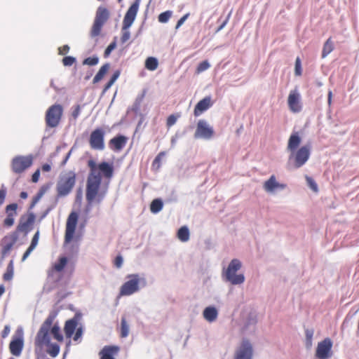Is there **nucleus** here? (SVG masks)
<instances>
[{
	"label": "nucleus",
	"instance_id": "72a5a7b5",
	"mask_svg": "<svg viewBox=\"0 0 359 359\" xmlns=\"http://www.w3.org/2000/svg\"><path fill=\"white\" fill-rule=\"evenodd\" d=\"M177 238L183 242L187 241L189 238V229L185 226H182L177 231Z\"/></svg>",
	"mask_w": 359,
	"mask_h": 359
},
{
	"label": "nucleus",
	"instance_id": "c756f323",
	"mask_svg": "<svg viewBox=\"0 0 359 359\" xmlns=\"http://www.w3.org/2000/svg\"><path fill=\"white\" fill-rule=\"evenodd\" d=\"M109 69V65L108 63L104 64L101 67L99 72L97 73L93 79V82L97 83L102 80L103 77L105 76V74L107 73V72Z\"/></svg>",
	"mask_w": 359,
	"mask_h": 359
},
{
	"label": "nucleus",
	"instance_id": "2eb2a0df",
	"mask_svg": "<svg viewBox=\"0 0 359 359\" xmlns=\"http://www.w3.org/2000/svg\"><path fill=\"white\" fill-rule=\"evenodd\" d=\"M214 135V130L212 127H210L208 123L204 120H199L196 130L194 133V137L196 139H205L210 140Z\"/></svg>",
	"mask_w": 359,
	"mask_h": 359
},
{
	"label": "nucleus",
	"instance_id": "f03ea898",
	"mask_svg": "<svg viewBox=\"0 0 359 359\" xmlns=\"http://www.w3.org/2000/svg\"><path fill=\"white\" fill-rule=\"evenodd\" d=\"M54 320L53 316H49L41 325L35 339V345L42 348L47 346L46 351L52 357H56L60 352V346L55 343L50 342V335L58 342L63 341V335L57 325H51Z\"/></svg>",
	"mask_w": 359,
	"mask_h": 359
},
{
	"label": "nucleus",
	"instance_id": "7ed1b4c3",
	"mask_svg": "<svg viewBox=\"0 0 359 359\" xmlns=\"http://www.w3.org/2000/svg\"><path fill=\"white\" fill-rule=\"evenodd\" d=\"M302 139L298 133H293L289 137L287 149L291 152L289 161L293 160L296 168L302 167L309 160L310 156V147L303 146L297 150L301 144Z\"/></svg>",
	"mask_w": 359,
	"mask_h": 359
},
{
	"label": "nucleus",
	"instance_id": "473e14b6",
	"mask_svg": "<svg viewBox=\"0 0 359 359\" xmlns=\"http://www.w3.org/2000/svg\"><path fill=\"white\" fill-rule=\"evenodd\" d=\"M158 65V62L156 57H149L145 61V67L150 71L156 70Z\"/></svg>",
	"mask_w": 359,
	"mask_h": 359
},
{
	"label": "nucleus",
	"instance_id": "e433bc0d",
	"mask_svg": "<svg viewBox=\"0 0 359 359\" xmlns=\"http://www.w3.org/2000/svg\"><path fill=\"white\" fill-rule=\"evenodd\" d=\"M305 179L308 186L311 188V189H312L314 192H318V187L314 180L308 175L305 176Z\"/></svg>",
	"mask_w": 359,
	"mask_h": 359
},
{
	"label": "nucleus",
	"instance_id": "864d4df0",
	"mask_svg": "<svg viewBox=\"0 0 359 359\" xmlns=\"http://www.w3.org/2000/svg\"><path fill=\"white\" fill-rule=\"evenodd\" d=\"M10 327L9 325H6L1 332V337L2 338H6L10 333Z\"/></svg>",
	"mask_w": 359,
	"mask_h": 359
},
{
	"label": "nucleus",
	"instance_id": "5701e85b",
	"mask_svg": "<svg viewBox=\"0 0 359 359\" xmlns=\"http://www.w3.org/2000/svg\"><path fill=\"white\" fill-rule=\"evenodd\" d=\"M24 346V341L22 337L13 339L9 344L11 353L15 356H20Z\"/></svg>",
	"mask_w": 359,
	"mask_h": 359
},
{
	"label": "nucleus",
	"instance_id": "de8ad7c7",
	"mask_svg": "<svg viewBox=\"0 0 359 359\" xmlns=\"http://www.w3.org/2000/svg\"><path fill=\"white\" fill-rule=\"evenodd\" d=\"M86 200L88 202H90V176H88L86 180Z\"/></svg>",
	"mask_w": 359,
	"mask_h": 359
},
{
	"label": "nucleus",
	"instance_id": "49530a36",
	"mask_svg": "<svg viewBox=\"0 0 359 359\" xmlns=\"http://www.w3.org/2000/svg\"><path fill=\"white\" fill-rule=\"evenodd\" d=\"M6 195V189L4 185L1 186L0 189V205H2L4 202Z\"/></svg>",
	"mask_w": 359,
	"mask_h": 359
},
{
	"label": "nucleus",
	"instance_id": "20e7f679",
	"mask_svg": "<svg viewBox=\"0 0 359 359\" xmlns=\"http://www.w3.org/2000/svg\"><path fill=\"white\" fill-rule=\"evenodd\" d=\"M242 268V262L238 259H233L226 269H224L222 273V278L225 283L232 285H240L245 282V278L243 273H237Z\"/></svg>",
	"mask_w": 359,
	"mask_h": 359
},
{
	"label": "nucleus",
	"instance_id": "052dcab7",
	"mask_svg": "<svg viewBox=\"0 0 359 359\" xmlns=\"http://www.w3.org/2000/svg\"><path fill=\"white\" fill-rule=\"evenodd\" d=\"M98 58L96 57H91V65H95L97 64Z\"/></svg>",
	"mask_w": 359,
	"mask_h": 359
},
{
	"label": "nucleus",
	"instance_id": "8fccbe9b",
	"mask_svg": "<svg viewBox=\"0 0 359 359\" xmlns=\"http://www.w3.org/2000/svg\"><path fill=\"white\" fill-rule=\"evenodd\" d=\"M39 238V232L37 231L33 236L29 247H36V245L38 244Z\"/></svg>",
	"mask_w": 359,
	"mask_h": 359
},
{
	"label": "nucleus",
	"instance_id": "c03bdc74",
	"mask_svg": "<svg viewBox=\"0 0 359 359\" xmlns=\"http://www.w3.org/2000/svg\"><path fill=\"white\" fill-rule=\"evenodd\" d=\"M76 61V59L72 56H66L62 59V63L65 66H72Z\"/></svg>",
	"mask_w": 359,
	"mask_h": 359
},
{
	"label": "nucleus",
	"instance_id": "e2e57ef3",
	"mask_svg": "<svg viewBox=\"0 0 359 359\" xmlns=\"http://www.w3.org/2000/svg\"><path fill=\"white\" fill-rule=\"evenodd\" d=\"M5 287L3 285H0V297L4 293Z\"/></svg>",
	"mask_w": 359,
	"mask_h": 359
},
{
	"label": "nucleus",
	"instance_id": "79ce46f5",
	"mask_svg": "<svg viewBox=\"0 0 359 359\" xmlns=\"http://www.w3.org/2000/svg\"><path fill=\"white\" fill-rule=\"evenodd\" d=\"M119 76V73L118 72H115L113 76H111V78L110 79V80L107 82V83L104 86V90L106 91L112 85L113 83L115 82V81L117 79V78Z\"/></svg>",
	"mask_w": 359,
	"mask_h": 359
},
{
	"label": "nucleus",
	"instance_id": "338daca9",
	"mask_svg": "<svg viewBox=\"0 0 359 359\" xmlns=\"http://www.w3.org/2000/svg\"><path fill=\"white\" fill-rule=\"evenodd\" d=\"M80 190H79L77 192V198L80 197Z\"/></svg>",
	"mask_w": 359,
	"mask_h": 359
},
{
	"label": "nucleus",
	"instance_id": "a19ab883",
	"mask_svg": "<svg viewBox=\"0 0 359 359\" xmlns=\"http://www.w3.org/2000/svg\"><path fill=\"white\" fill-rule=\"evenodd\" d=\"M113 263H114V266L116 268H117V269L121 268L123 266V256L121 254H118V255H116L115 257V258L114 259Z\"/></svg>",
	"mask_w": 359,
	"mask_h": 359
},
{
	"label": "nucleus",
	"instance_id": "ea45409f",
	"mask_svg": "<svg viewBox=\"0 0 359 359\" xmlns=\"http://www.w3.org/2000/svg\"><path fill=\"white\" fill-rule=\"evenodd\" d=\"M116 47V39L107 47L104 53V57H108L111 54V51Z\"/></svg>",
	"mask_w": 359,
	"mask_h": 359
},
{
	"label": "nucleus",
	"instance_id": "aec40b11",
	"mask_svg": "<svg viewBox=\"0 0 359 359\" xmlns=\"http://www.w3.org/2000/svg\"><path fill=\"white\" fill-rule=\"evenodd\" d=\"M69 262L70 257L64 255L60 256L48 271V276H53L54 273L62 272Z\"/></svg>",
	"mask_w": 359,
	"mask_h": 359
},
{
	"label": "nucleus",
	"instance_id": "9d476101",
	"mask_svg": "<svg viewBox=\"0 0 359 359\" xmlns=\"http://www.w3.org/2000/svg\"><path fill=\"white\" fill-rule=\"evenodd\" d=\"M109 18V11L104 7H99L95 13L94 23L91 30V34L94 36L100 35L103 25Z\"/></svg>",
	"mask_w": 359,
	"mask_h": 359
},
{
	"label": "nucleus",
	"instance_id": "09e8293b",
	"mask_svg": "<svg viewBox=\"0 0 359 359\" xmlns=\"http://www.w3.org/2000/svg\"><path fill=\"white\" fill-rule=\"evenodd\" d=\"M69 51V46L68 45H64L58 48V53L60 55H66Z\"/></svg>",
	"mask_w": 359,
	"mask_h": 359
},
{
	"label": "nucleus",
	"instance_id": "a878e982",
	"mask_svg": "<svg viewBox=\"0 0 359 359\" xmlns=\"http://www.w3.org/2000/svg\"><path fill=\"white\" fill-rule=\"evenodd\" d=\"M218 310L213 306H209L203 311V318L209 323L215 322L218 317Z\"/></svg>",
	"mask_w": 359,
	"mask_h": 359
},
{
	"label": "nucleus",
	"instance_id": "f3484780",
	"mask_svg": "<svg viewBox=\"0 0 359 359\" xmlns=\"http://www.w3.org/2000/svg\"><path fill=\"white\" fill-rule=\"evenodd\" d=\"M35 219L36 217L33 212H28L21 216L17 226V231L22 232L25 233V236H26V234L32 229Z\"/></svg>",
	"mask_w": 359,
	"mask_h": 359
},
{
	"label": "nucleus",
	"instance_id": "774afa93",
	"mask_svg": "<svg viewBox=\"0 0 359 359\" xmlns=\"http://www.w3.org/2000/svg\"><path fill=\"white\" fill-rule=\"evenodd\" d=\"M123 1V0H118V2H121V1Z\"/></svg>",
	"mask_w": 359,
	"mask_h": 359
},
{
	"label": "nucleus",
	"instance_id": "4468645a",
	"mask_svg": "<svg viewBox=\"0 0 359 359\" xmlns=\"http://www.w3.org/2000/svg\"><path fill=\"white\" fill-rule=\"evenodd\" d=\"M105 133L106 132L102 128H97L91 132V148L98 151L104 149Z\"/></svg>",
	"mask_w": 359,
	"mask_h": 359
},
{
	"label": "nucleus",
	"instance_id": "4d7b16f0",
	"mask_svg": "<svg viewBox=\"0 0 359 359\" xmlns=\"http://www.w3.org/2000/svg\"><path fill=\"white\" fill-rule=\"evenodd\" d=\"M51 169V167L49 164H43L41 167V170L43 172H49Z\"/></svg>",
	"mask_w": 359,
	"mask_h": 359
},
{
	"label": "nucleus",
	"instance_id": "b1692460",
	"mask_svg": "<svg viewBox=\"0 0 359 359\" xmlns=\"http://www.w3.org/2000/svg\"><path fill=\"white\" fill-rule=\"evenodd\" d=\"M266 192H273L277 189H283L286 187L284 184H280L276 181L275 175H271L268 180L264 183L263 186Z\"/></svg>",
	"mask_w": 359,
	"mask_h": 359
},
{
	"label": "nucleus",
	"instance_id": "58836bf2",
	"mask_svg": "<svg viewBox=\"0 0 359 359\" xmlns=\"http://www.w3.org/2000/svg\"><path fill=\"white\" fill-rule=\"evenodd\" d=\"M165 151H161L154 158V160L152 163V166L156 167L157 168H158L161 165V161L162 158L165 156Z\"/></svg>",
	"mask_w": 359,
	"mask_h": 359
},
{
	"label": "nucleus",
	"instance_id": "cd10ccee",
	"mask_svg": "<svg viewBox=\"0 0 359 359\" xmlns=\"http://www.w3.org/2000/svg\"><path fill=\"white\" fill-rule=\"evenodd\" d=\"M334 50V44L332 41L331 37H330L324 43L323 51H322V57H325L327 55H329Z\"/></svg>",
	"mask_w": 359,
	"mask_h": 359
},
{
	"label": "nucleus",
	"instance_id": "680f3d73",
	"mask_svg": "<svg viewBox=\"0 0 359 359\" xmlns=\"http://www.w3.org/2000/svg\"><path fill=\"white\" fill-rule=\"evenodd\" d=\"M43 192L42 191H40L39 193H38L37 194V196L35 198L34 201V203H36L43 195Z\"/></svg>",
	"mask_w": 359,
	"mask_h": 359
},
{
	"label": "nucleus",
	"instance_id": "603ef678",
	"mask_svg": "<svg viewBox=\"0 0 359 359\" xmlns=\"http://www.w3.org/2000/svg\"><path fill=\"white\" fill-rule=\"evenodd\" d=\"M40 176V170L38 169L36 170L32 176V181L34 183L37 182L39 181Z\"/></svg>",
	"mask_w": 359,
	"mask_h": 359
},
{
	"label": "nucleus",
	"instance_id": "6ab92c4d",
	"mask_svg": "<svg viewBox=\"0 0 359 359\" xmlns=\"http://www.w3.org/2000/svg\"><path fill=\"white\" fill-rule=\"evenodd\" d=\"M128 137L124 135H118L109 141L108 145L111 150L118 152L121 151L126 145Z\"/></svg>",
	"mask_w": 359,
	"mask_h": 359
},
{
	"label": "nucleus",
	"instance_id": "4c0bfd02",
	"mask_svg": "<svg viewBox=\"0 0 359 359\" xmlns=\"http://www.w3.org/2000/svg\"><path fill=\"white\" fill-rule=\"evenodd\" d=\"M172 13L170 11H165L163 13H161L158 17V20L161 23H165L168 21L170 18L171 17Z\"/></svg>",
	"mask_w": 359,
	"mask_h": 359
},
{
	"label": "nucleus",
	"instance_id": "423d86ee",
	"mask_svg": "<svg viewBox=\"0 0 359 359\" xmlns=\"http://www.w3.org/2000/svg\"><path fill=\"white\" fill-rule=\"evenodd\" d=\"M128 280L126 281L121 287L119 291L120 296H130L137 292L142 284V287L145 286L146 280L144 278H140L137 273L129 274L127 276Z\"/></svg>",
	"mask_w": 359,
	"mask_h": 359
},
{
	"label": "nucleus",
	"instance_id": "0e129e2a",
	"mask_svg": "<svg viewBox=\"0 0 359 359\" xmlns=\"http://www.w3.org/2000/svg\"><path fill=\"white\" fill-rule=\"evenodd\" d=\"M83 65H90V57H87V58H86V59L83 60Z\"/></svg>",
	"mask_w": 359,
	"mask_h": 359
},
{
	"label": "nucleus",
	"instance_id": "39448f33",
	"mask_svg": "<svg viewBox=\"0 0 359 359\" xmlns=\"http://www.w3.org/2000/svg\"><path fill=\"white\" fill-rule=\"evenodd\" d=\"M141 0H135L128 9L123 20L122 27V35L121 41L122 43H126L130 37V33L128 30L135 20Z\"/></svg>",
	"mask_w": 359,
	"mask_h": 359
},
{
	"label": "nucleus",
	"instance_id": "6e6552de",
	"mask_svg": "<svg viewBox=\"0 0 359 359\" xmlns=\"http://www.w3.org/2000/svg\"><path fill=\"white\" fill-rule=\"evenodd\" d=\"M63 113V107L60 104L50 106L46 112L45 121L48 128L57 127L61 120Z\"/></svg>",
	"mask_w": 359,
	"mask_h": 359
},
{
	"label": "nucleus",
	"instance_id": "7c9ffc66",
	"mask_svg": "<svg viewBox=\"0 0 359 359\" xmlns=\"http://www.w3.org/2000/svg\"><path fill=\"white\" fill-rule=\"evenodd\" d=\"M163 207L162 201L159 198H156L152 201L150 205V210L152 213H158L160 212Z\"/></svg>",
	"mask_w": 359,
	"mask_h": 359
},
{
	"label": "nucleus",
	"instance_id": "4be33fe9",
	"mask_svg": "<svg viewBox=\"0 0 359 359\" xmlns=\"http://www.w3.org/2000/svg\"><path fill=\"white\" fill-rule=\"evenodd\" d=\"M17 203H11L6 206V218L4 220V226L6 227H11L13 225L15 217L17 215Z\"/></svg>",
	"mask_w": 359,
	"mask_h": 359
},
{
	"label": "nucleus",
	"instance_id": "dca6fc26",
	"mask_svg": "<svg viewBox=\"0 0 359 359\" xmlns=\"http://www.w3.org/2000/svg\"><path fill=\"white\" fill-rule=\"evenodd\" d=\"M333 343L330 338H325L318 344L316 356L318 359H327L332 355Z\"/></svg>",
	"mask_w": 359,
	"mask_h": 359
},
{
	"label": "nucleus",
	"instance_id": "37998d69",
	"mask_svg": "<svg viewBox=\"0 0 359 359\" xmlns=\"http://www.w3.org/2000/svg\"><path fill=\"white\" fill-rule=\"evenodd\" d=\"M294 73L297 76H301L302 74V66H301V60L299 57H297L295 60V68Z\"/></svg>",
	"mask_w": 359,
	"mask_h": 359
},
{
	"label": "nucleus",
	"instance_id": "0eeeda50",
	"mask_svg": "<svg viewBox=\"0 0 359 359\" xmlns=\"http://www.w3.org/2000/svg\"><path fill=\"white\" fill-rule=\"evenodd\" d=\"M76 182V174L69 171L60 176L57 184V191L60 196L67 195L74 187Z\"/></svg>",
	"mask_w": 359,
	"mask_h": 359
},
{
	"label": "nucleus",
	"instance_id": "9b49d317",
	"mask_svg": "<svg viewBox=\"0 0 359 359\" xmlns=\"http://www.w3.org/2000/svg\"><path fill=\"white\" fill-rule=\"evenodd\" d=\"M79 317L75 315L74 318L66 321L64 330L67 338L73 337L74 341L79 340L83 334L81 327H78Z\"/></svg>",
	"mask_w": 359,
	"mask_h": 359
},
{
	"label": "nucleus",
	"instance_id": "2f4dec72",
	"mask_svg": "<svg viewBox=\"0 0 359 359\" xmlns=\"http://www.w3.org/2000/svg\"><path fill=\"white\" fill-rule=\"evenodd\" d=\"M120 330H121V333H120L121 337L126 338L128 336L129 331H130V327L124 317H123L121 318Z\"/></svg>",
	"mask_w": 359,
	"mask_h": 359
},
{
	"label": "nucleus",
	"instance_id": "393cba45",
	"mask_svg": "<svg viewBox=\"0 0 359 359\" xmlns=\"http://www.w3.org/2000/svg\"><path fill=\"white\" fill-rule=\"evenodd\" d=\"M212 105L211 99L210 97H205L203 100H200L195 107L194 116H198L203 111L210 108Z\"/></svg>",
	"mask_w": 359,
	"mask_h": 359
},
{
	"label": "nucleus",
	"instance_id": "13d9d810",
	"mask_svg": "<svg viewBox=\"0 0 359 359\" xmlns=\"http://www.w3.org/2000/svg\"><path fill=\"white\" fill-rule=\"evenodd\" d=\"M34 248H27V250H26V252L23 255V257H22V261H24L29 255L30 252H32V250Z\"/></svg>",
	"mask_w": 359,
	"mask_h": 359
},
{
	"label": "nucleus",
	"instance_id": "f8f14e48",
	"mask_svg": "<svg viewBox=\"0 0 359 359\" xmlns=\"http://www.w3.org/2000/svg\"><path fill=\"white\" fill-rule=\"evenodd\" d=\"M253 347L249 339L244 338L236 349L233 359H252Z\"/></svg>",
	"mask_w": 359,
	"mask_h": 359
},
{
	"label": "nucleus",
	"instance_id": "c9c22d12",
	"mask_svg": "<svg viewBox=\"0 0 359 359\" xmlns=\"http://www.w3.org/2000/svg\"><path fill=\"white\" fill-rule=\"evenodd\" d=\"M210 67V63L208 60H204L198 64V65L196 67V74H200L208 69H209Z\"/></svg>",
	"mask_w": 359,
	"mask_h": 359
},
{
	"label": "nucleus",
	"instance_id": "3c124183",
	"mask_svg": "<svg viewBox=\"0 0 359 359\" xmlns=\"http://www.w3.org/2000/svg\"><path fill=\"white\" fill-rule=\"evenodd\" d=\"M189 15V13L185 14L184 16H182L177 22L176 25V29H178L180 26L182 25V24L185 22V20L188 18Z\"/></svg>",
	"mask_w": 359,
	"mask_h": 359
},
{
	"label": "nucleus",
	"instance_id": "5fc2aeb1",
	"mask_svg": "<svg viewBox=\"0 0 359 359\" xmlns=\"http://www.w3.org/2000/svg\"><path fill=\"white\" fill-rule=\"evenodd\" d=\"M230 15H231V13H229L228 16L226 17V20L223 22V23L218 27L217 29V32L220 31L221 29H222L225 25L227 24L229 18H230Z\"/></svg>",
	"mask_w": 359,
	"mask_h": 359
},
{
	"label": "nucleus",
	"instance_id": "bf43d9fd",
	"mask_svg": "<svg viewBox=\"0 0 359 359\" xmlns=\"http://www.w3.org/2000/svg\"><path fill=\"white\" fill-rule=\"evenodd\" d=\"M332 93L331 90H329L328 95H327V102H328L329 105H330L332 103Z\"/></svg>",
	"mask_w": 359,
	"mask_h": 359
},
{
	"label": "nucleus",
	"instance_id": "6e6d98bb",
	"mask_svg": "<svg viewBox=\"0 0 359 359\" xmlns=\"http://www.w3.org/2000/svg\"><path fill=\"white\" fill-rule=\"evenodd\" d=\"M80 114V107L77 105L72 112V116L76 118Z\"/></svg>",
	"mask_w": 359,
	"mask_h": 359
},
{
	"label": "nucleus",
	"instance_id": "69168bd1",
	"mask_svg": "<svg viewBox=\"0 0 359 359\" xmlns=\"http://www.w3.org/2000/svg\"><path fill=\"white\" fill-rule=\"evenodd\" d=\"M20 197L22 198H26L27 197V194L26 192H21Z\"/></svg>",
	"mask_w": 359,
	"mask_h": 359
},
{
	"label": "nucleus",
	"instance_id": "f257e3e1",
	"mask_svg": "<svg viewBox=\"0 0 359 359\" xmlns=\"http://www.w3.org/2000/svg\"><path fill=\"white\" fill-rule=\"evenodd\" d=\"M113 175L112 164L104 161L96 164L91 161V205L103 200Z\"/></svg>",
	"mask_w": 359,
	"mask_h": 359
},
{
	"label": "nucleus",
	"instance_id": "a211bd4d",
	"mask_svg": "<svg viewBox=\"0 0 359 359\" xmlns=\"http://www.w3.org/2000/svg\"><path fill=\"white\" fill-rule=\"evenodd\" d=\"M289 109L293 113H298L302 111V105L300 102V94L297 90H291L287 98Z\"/></svg>",
	"mask_w": 359,
	"mask_h": 359
},
{
	"label": "nucleus",
	"instance_id": "bb28decb",
	"mask_svg": "<svg viewBox=\"0 0 359 359\" xmlns=\"http://www.w3.org/2000/svg\"><path fill=\"white\" fill-rule=\"evenodd\" d=\"M314 330L312 328H306L305 330V346L306 348H311L313 346V337Z\"/></svg>",
	"mask_w": 359,
	"mask_h": 359
},
{
	"label": "nucleus",
	"instance_id": "c85d7f7f",
	"mask_svg": "<svg viewBox=\"0 0 359 359\" xmlns=\"http://www.w3.org/2000/svg\"><path fill=\"white\" fill-rule=\"evenodd\" d=\"M18 239V233L17 231L13 232L8 236H6L4 238V243L5 244V247L9 248L12 247L13 245L16 243Z\"/></svg>",
	"mask_w": 359,
	"mask_h": 359
},
{
	"label": "nucleus",
	"instance_id": "ddd939ff",
	"mask_svg": "<svg viewBox=\"0 0 359 359\" xmlns=\"http://www.w3.org/2000/svg\"><path fill=\"white\" fill-rule=\"evenodd\" d=\"M79 215L76 212H72L67 217L65 235V242L70 243L73 241Z\"/></svg>",
	"mask_w": 359,
	"mask_h": 359
},
{
	"label": "nucleus",
	"instance_id": "412c9836",
	"mask_svg": "<svg viewBox=\"0 0 359 359\" xmlns=\"http://www.w3.org/2000/svg\"><path fill=\"white\" fill-rule=\"evenodd\" d=\"M120 350V346L116 345L104 346L99 353L100 359H116Z\"/></svg>",
	"mask_w": 359,
	"mask_h": 359
},
{
	"label": "nucleus",
	"instance_id": "1a4fd4ad",
	"mask_svg": "<svg viewBox=\"0 0 359 359\" xmlns=\"http://www.w3.org/2000/svg\"><path fill=\"white\" fill-rule=\"evenodd\" d=\"M33 163V157L31 155L28 156H16L11 163V168L12 171L18 175L22 174L27 169L32 166Z\"/></svg>",
	"mask_w": 359,
	"mask_h": 359
},
{
	"label": "nucleus",
	"instance_id": "a18cd8bd",
	"mask_svg": "<svg viewBox=\"0 0 359 359\" xmlns=\"http://www.w3.org/2000/svg\"><path fill=\"white\" fill-rule=\"evenodd\" d=\"M177 117L178 116H176L174 114H172V115H170L168 118H167V121H166V126L168 128H170L171 126H172L174 124H175L176 121H177Z\"/></svg>",
	"mask_w": 359,
	"mask_h": 359
},
{
	"label": "nucleus",
	"instance_id": "f704fd0d",
	"mask_svg": "<svg viewBox=\"0 0 359 359\" xmlns=\"http://www.w3.org/2000/svg\"><path fill=\"white\" fill-rule=\"evenodd\" d=\"M13 261H11L7 266L6 271L4 273L3 276V278L6 281H9L13 278Z\"/></svg>",
	"mask_w": 359,
	"mask_h": 359
}]
</instances>
